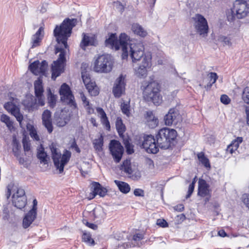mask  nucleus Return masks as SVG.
Wrapping results in <instances>:
<instances>
[{
	"mask_svg": "<svg viewBox=\"0 0 249 249\" xmlns=\"http://www.w3.org/2000/svg\"><path fill=\"white\" fill-rule=\"evenodd\" d=\"M77 23L76 18H65L60 26L56 25L53 30V34L58 44L63 45L64 48L67 49V41L71 35L72 28Z\"/></svg>",
	"mask_w": 249,
	"mask_h": 249,
	"instance_id": "f257e3e1",
	"label": "nucleus"
},
{
	"mask_svg": "<svg viewBox=\"0 0 249 249\" xmlns=\"http://www.w3.org/2000/svg\"><path fill=\"white\" fill-rule=\"evenodd\" d=\"M143 91L144 99L148 101L152 102L155 105H159L162 101L160 96V86L155 81H144L141 86Z\"/></svg>",
	"mask_w": 249,
	"mask_h": 249,
	"instance_id": "f03ea898",
	"label": "nucleus"
},
{
	"mask_svg": "<svg viewBox=\"0 0 249 249\" xmlns=\"http://www.w3.org/2000/svg\"><path fill=\"white\" fill-rule=\"evenodd\" d=\"M129 37L125 33H121L119 36V39L118 40L117 35L115 33H111L109 37L105 40L106 46H110L112 49L118 50L122 48L123 59H126L128 56V41Z\"/></svg>",
	"mask_w": 249,
	"mask_h": 249,
	"instance_id": "7ed1b4c3",
	"label": "nucleus"
},
{
	"mask_svg": "<svg viewBox=\"0 0 249 249\" xmlns=\"http://www.w3.org/2000/svg\"><path fill=\"white\" fill-rule=\"evenodd\" d=\"M177 136V131L167 127L160 129L155 136L158 147L167 149Z\"/></svg>",
	"mask_w": 249,
	"mask_h": 249,
	"instance_id": "20e7f679",
	"label": "nucleus"
},
{
	"mask_svg": "<svg viewBox=\"0 0 249 249\" xmlns=\"http://www.w3.org/2000/svg\"><path fill=\"white\" fill-rule=\"evenodd\" d=\"M52 157L55 168L59 170L60 174L64 171V168L69 161L71 153L67 150H65L63 154L58 152L57 148L53 147L51 148Z\"/></svg>",
	"mask_w": 249,
	"mask_h": 249,
	"instance_id": "39448f33",
	"label": "nucleus"
},
{
	"mask_svg": "<svg viewBox=\"0 0 249 249\" xmlns=\"http://www.w3.org/2000/svg\"><path fill=\"white\" fill-rule=\"evenodd\" d=\"M113 64V62L110 55H101L98 57L94 62V70L98 72L107 73L112 70Z\"/></svg>",
	"mask_w": 249,
	"mask_h": 249,
	"instance_id": "423d86ee",
	"label": "nucleus"
},
{
	"mask_svg": "<svg viewBox=\"0 0 249 249\" xmlns=\"http://www.w3.org/2000/svg\"><path fill=\"white\" fill-rule=\"evenodd\" d=\"M137 144L140 145L148 153L156 154L159 150L156 138L152 135H144Z\"/></svg>",
	"mask_w": 249,
	"mask_h": 249,
	"instance_id": "0eeeda50",
	"label": "nucleus"
},
{
	"mask_svg": "<svg viewBox=\"0 0 249 249\" xmlns=\"http://www.w3.org/2000/svg\"><path fill=\"white\" fill-rule=\"evenodd\" d=\"M59 93L61 96V99L66 103L72 109L77 108V105L74 100V97L72 94L70 87L66 84L63 83L60 87Z\"/></svg>",
	"mask_w": 249,
	"mask_h": 249,
	"instance_id": "6e6552de",
	"label": "nucleus"
},
{
	"mask_svg": "<svg viewBox=\"0 0 249 249\" xmlns=\"http://www.w3.org/2000/svg\"><path fill=\"white\" fill-rule=\"evenodd\" d=\"M110 153L115 162H119L124 153V148L121 143L117 140L110 141L109 144Z\"/></svg>",
	"mask_w": 249,
	"mask_h": 249,
	"instance_id": "1a4fd4ad",
	"label": "nucleus"
},
{
	"mask_svg": "<svg viewBox=\"0 0 249 249\" xmlns=\"http://www.w3.org/2000/svg\"><path fill=\"white\" fill-rule=\"evenodd\" d=\"M12 203L18 209L24 208L27 203V198L24 189L21 188H17L16 192L12 195Z\"/></svg>",
	"mask_w": 249,
	"mask_h": 249,
	"instance_id": "9d476101",
	"label": "nucleus"
},
{
	"mask_svg": "<svg viewBox=\"0 0 249 249\" xmlns=\"http://www.w3.org/2000/svg\"><path fill=\"white\" fill-rule=\"evenodd\" d=\"M151 55L150 54L145 55L142 64L135 69L136 75L140 78H144L147 75V69L151 66Z\"/></svg>",
	"mask_w": 249,
	"mask_h": 249,
	"instance_id": "9b49d317",
	"label": "nucleus"
},
{
	"mask_svg": "<svg viewBox=\"0 0 249 249\" xmlns=\"http://www.w3.org/2000/svg\"><path fill=\"white\" fill-rule=\"evenodd\" d=\"M81 75L83 81L89 93L91 96L98 95L99 93L98 88L95 82L91 79L89 74L87 73V71H84L82 70Z\"/></svg>",
	"mask_w": 249,
	"mask_h": 249,
	"instance_id": "f8f14e48",
	"label": "nucleus"
},
{
	"mask_svg": "<svg viewBox=\"0 0 249 249\" xmlns=\"http://www.w3.org/2000/svg\"><path fill=\"white\" fill-rule=\"evenodd\" d=\"M129 47V55L133 62L139 61L141 58L144 57L145 54L144 55V47L142 44L130 43Z\"/></svg>",
	"mask_w": 249,
	"mask_h": 249,
	"instance_id": "ddd939ff",
	"label": "nucleus"
},
{
	"mask_svg": "<svg viewBox=\"0 0 249 249\" xmlns=\"http://www.w3.org/2000/svg\"><path fill=\"white\" fill-rule=\"evenodd\" d=\"M125 85V76L121 74L115 80L112 88V92L115 97L119 98L122 96L124 92Z\"/></svg>",
	"mask_w": 249,
	"mask_h": 249,
	"instance_id": "4468645a",
	"label": "nucleus"
},
{
	"mask_svg": "<svg viewBox=\"0 0 249 249\" xmlns=\"http://www.w3.org/2000/svg\"><path fill=\"white\" fill-rule=\"evenodd\" d=\"M195 29L200 35L203 36H207L208 32V25L206 18L201 15H196V20L195 22Z\"/></svg>",
	"mask_w": 249,
	"mask_h": 249,
	"instance_id": "2eb2a0df",
	"label": "nucleus"
},
{
	"mask_svg": "<svg viewBox=\"0 0 249 249\" xmlns=\"http://www.w3.org/2000/svg\"><path fill=\"white\" fill-rule=\"evenodd\" d=\"M164 120L167 125L169 126L173 124L176 125L181 121V116L177 108H171L168 114L164 116Z\"/></svg>",
	"mask_w": 249,
	"mask_h": 249,
	"instance_id": "dca6fc26",
	"label": "nucleus"
},
{
	"mask_svg": "<svg viewBox=\"0 0 249 249\" xmlns=\"http://www.w3.org/2000/svg\"><path fill=\"white\" fill-rule=\"evenodd\" d=\"M217 79L218 75L216 73L214 72H209L207 74V77L203 78L202 83L200 84L199 86L205 89L206 90H209Z\"/></svg>",
	"mask_w": 249,
	"mask_h": 249,
	"instance_id": "f3484780",
	"label": "nucleus"
},
{
	"mask_svg": "<svg viewBox=\"0 0 249 249\" xmlns=\"http://www.w3.org/2000/svg\"><path fill=\"white\" fill-rule=\"evenodd\" d=\"M52 113L48 109L45 110L42 115V124L47 129L49 133H51L53 131V126L51 118Z\"/></svg>",
	"mask_w": 249,
	"mask_h": 249,
	"instance_id": "a211bd4d",
	"label": "nucleus"
},
{
	"mask_svg": "<svg viewBox=\"0 0 249 249\" xmlns=\"http://www.w3.org/2000/svg\"><path fill=\"white\" fill-rule=\"evenodd\" d=\"M209 185L206 181L203 179H199L198 181V196L204 197L207 196L211 197Z\"/></svg>",
	"mask_w": 249,
	"mask_h": 249,
	"instance_id": "6ab92c4d",
	"label": "nucleus"
},
{
	"mask_svg": "<svg viewBox=\"0 0 249 249\" xmlns=\"http://www.w3.org/2000/svg\"><path fill=\"white\" fill-rule=\"evenodd\" d=\"M44 37V28L40 27L37 32L33 35L31 38V48L40 46V42Z\"/></svg>",
	"mask_w": 249,
	"mask_h": 249,
	"instance_id": "aec40b11",
	"label": "nucleus"
},
{
	"mask_svg": "<svg viewBox=\"0 0 249 249\" xmlns=\"http://www.w3.org/2000/svg\"><path fill=\"white\" fill-rule=\"evenodd\" d=\"M91 189L92 198H94L96 195H98L101 197L105 196L107 193V190L105 188L103 187L101 184L97 182H93L92 184Z\"/></svg>",
	"mask_w": 249,
	"mask_h": 249,
	"instance_id": "412c9836",
	"label": "nucleus"
},
{
	"mask_svg": "<svg viewBox=\"0 0 249 249\" xmlns=\"http://www.w3.org/2000/svg\"><path fill=\"white\" fill-rule=\"evenodd\" d=\"M145 119L146 124L150 128H154L158 126L159 124L158 119L155 116L152 111H148L146 112Z\"/></svg>",
	"mask_w": 249,
	"mask_h": 249,
	"instance_id": "4be33fe9",
	"label": "nucleus"
},
{
	"mask_svg": "<svg viewBox=\"0 0 249 249\" xmlns=\"http://www.w3.org/2000/svg\"><path fill=\"white\" fill-rule=\"evenodd\" d=\"M37 212L29 211L24 216L22 225L24 229L28 228L36 217Z\"/></svg>",
	"mask_w": 249,
	"mask_h": 249,
	"instance_id": "5701e85b",
	"label": "nucleus"
},
{
	"mask_svg": "<svg viewBox=\"0 0 249 249\" xmlns=\"http://www.w3.org/2000/svg\"><path fill=\"white\" fill-rule=\"evenodd\" d=\"M64 63L59 61L57 62V60L54 61L52 66V78L55 79L58 76H59L61 72L62 67Z\"/></svg>",
	"mask_w": 249,
	"mask_h": 249,
	"instance_id": "b1692460",
	"label": "nucleus"
},
{
	"mask_svg": "<svg viewBox=\"0 0 249 249\" xmlns=\"http://www.w3.org/2000/svg\"><path fill=\"white\" fill-rule=\"evenodd\" d=\"M36 99H35L33 96L30 98L31 102H28L27 103H25L27 107L31 108L34 109L36 107V100H37V104L41 106H43L45 105V101L44 97L43 95H40L38 97H36Z\"/></svg>",
	"mask_w": 249,
	"mask_h": 249,
	"instance_id": "393cba45",
	"label": "nucleus"
},
{
	"mask_svg": "<svg viewBox=\"0 0 249 249\" xmlns=\"http://www.w3.org/2000/svg\"><path fill=\"white\" fill-rule=\"evenodd\" d=\"M97 111L100 115L101 121L102 124L105 125L107 130H110V125L106 113L104 109L101 107H98Z\"/></svg>",
	"mask_w": 249,
	"mask_h": 249,
	"instance_id": "a878e982",
	"label": "nucleus"
},
{
	"mask_svg": "<svg viewBox=\"0 0 249 249\" xmlns=\"http://www.w3.org/2000/svg\"><path fill=\"white\" fill-rule=\"evenodd\" d=\"M34 89L36 97L43 95L44 89L42 85V80L40 78H38L35 81Z\"/></svg>",
	"mask_w": 249,
	"mask_h": 249,
	"instance_id": "bb28decb",
	"label": "nucleus"
},
{
	"mask_svg": "<svg viewBox=\"0 0 249 249\" xmlns=\"http://www.w3.org/2000/svg\"><path fill=\"white\" fill-rule=\"evenodd\" d=\"M116 128L119 135L122 137L124 136V133L126 130L125 125L123 124L122 119L118 117L116 121Z\"/></svg>",
	"mask_w": 249,
	"mask_h": 249,
	"instance_id": "cd10ccee",
	"label": "nucleus"
},
{
	"mask_svg": "<svg viewBox=\"0 0 249 249\" xmlns=\"http://www.w3.org/2000/svg\"><path fill=\"white\" fill-rule=\"evenodd\" d=\"M69 120L70 118L66 114H61L58 117H55L56 123L59 127L64 126Z\"/></svg>",
	"mask_w": 249,
	"mask_h": 249,
	"instance_id": "c85d7f7f",
	"label": "nucleus"
},
{
	"mask_svg": "<svg viewBox=\"0 0 249 249\" xmlns=\"http://www.w3.org/2000/svg\"><path fill=\"white\" fill-rule=\"evenodd\" d=\"M114 182L118 187L119 190L124 194L128 193L130 190L129 184L125 182L115 180Z\"/></svg>",
	"mask_w": 249,
	"mask_h": 249,
	"instance_id": "c756f323",
	"label": "nucleus"
},
{
	"mask_svg": "<svg viewBox=\"0 0 249 249\" xmlns=\"http://www.w3.org/2000/svg\"><path fill=\"white\" fill-rule=\"evenodd\" d=\"M89 45H94V39L92 37H89L85 33L83 34V38L80 43V47L82 49H85V48Z\"/></svg>",
	"mask_w": 249,
	"mask_h": 249,
	"instance_id": "7c9ffc66",
	"label": "nucleus"
},
{
	"mask_svg": "<svg viewBox=\"0 0 249 249\" xmlns=\"http://www.w3.org/2000/svg\"><path fill=\"white\" fill-rule=\"evenodd\" d=\"M104 144V137L102 134L98 139H95L93 142V147L95 150L98 152H101L103 150Z\"/></svg>",
	"mask_w": 249,
	"mask_h": 249,
	"instance_id": "2f4dec72",
	"label": "nucleus"
},
{
	"mask_svg": "<svg viewBox=\"0 0 249 249\" xmlns=\"http://www.w3.org/2000/svg\"><path fill=\"white\" fill-rule=\"evenodd\" d=\"M132 30L135 34L142 37H144L147 35L146 31L144 30L141 25L137 23L132 25Z\"/></svg>",
	"mask_w": 249,
	"mask_h": 249,
	"instance_id": "473e14b6",
	"label": "nucleus"
},
{
	"mask_svg": "<svg viewBox=\"0 0 249 249\" xmlns=\"http://www.w3.org/2000/svg\"><path fill=\"white\" fill-rule=\"evenodd\" d=\"M47 153L44 151V148L41 145L40 147L38 149L37 153V157L40 160L41 163L44 164L47 163Z\"/></svg>",
	"mask_w": 249,
	"mask_h": 249,
	"instance_id": "72a5a7b5",
	"label": "nucleus"
},
{
	"mask_svg": "<svg viewBox=\"0 0 249 249\" xmlns=\"http://www.w3.org/2000/svg\"><path fill=\"white\" fill-rule=\"evenodd\" d=\"M120 170L124 171L126 174L131 175L132 173V170L130 160H124L120 167Z\"/></svg>",
	"mask_w": 249,
	"mask_h": 249,
	"instance_id": "f704fd0d",
	"label": "nucleus"
},
{
	"mask_svg": "<svg viewBox=\"0 0 249 249\" xmlns=\"http://www.w3.org/2000/svg\"><path fill=\"white\" fill-rule=\"evenodd\" d=\"M60 53L58 58L57 59V62L59 61H61L63 63H65L66 62V51L64 48L61 47L56 46L55 47V53Z\"/></svg>",
	"mask_w": 249,
	"mask_h": 249,
	"instance_id": "c9c22d12",
	"label": "nucleus"
},
{
	"mask_svg": "<svg viewBox=\"0 0 249 249\" xmlns=\"http://www.w3.org/2000/svg\"><path fill=\"white\" fill-rule=\"evenodd\" d=\"M56 97L53 94L50 89L48 90V104L50 108L54 107L56 105Z\"/></svg>",
	"mask_w": 249,
	"mask_h": 249,
	"instance_id": "e433bc0d",
	"label": "nucleus"
},
{
	"mask_svg": "<svg viewBox=\"0 0 249 249\" xmlns=\"http://www.w3.org/2000/svg\"><path fill=\"white\" fill-rule=\"evenodd\" d=\"M197 158L199 161L206 168H210L211 165L209 159L206 158L203 152L198 153Z\"/></svg>",
	"mask_w": 249,
	"mask_h": 249,
	"instance_id": "4c0bfd02",
	"label": "nucleus"
},
{
	"mask_svg": "<svg viewBox=\"0 0 249 249\" xmlns=\"http://www.w3.org/2000/svg\"><path fill=\"white\" fill-rule=\"evenodd\" d=\"M82 240L89 245L93 246L95 245L94 240L91 238L89 232H84L82 235Z\"/></svg>",
	"mask_w": 249,
	"mask_h": 249,
	"instance_id": "58836bf2",
	"label": "nucleus"
},
{
	"mask_svg": "<svg viewBox=\"0 0 249 249\" xmlns=\"http://www.w3.org/2000/svg\"><path fill=\"white\" fill-rule=\"evenodd\" d=\"M10 112L16 117L17 120L20 124L23 120V115L20 112L19 109L16 107Z\"/></svg>",
	"mask_w": 249,
	"mask_h": 249,
	"instance_id": "ea45409f",
	"label": "nucleus"
},
{
	"mask_svg": "<svg viewBox=\"0 0 249 249\" xmlns=\"http://www.w3.org/2000/svg\"><path fill=\"white\" fill-rule=\"evenodd\" d=\"M39 66V61L36 60L30 64L29 69L32 73L36 75L38 73Z\"/></svg>",
	"mask_w": 249,
	"mask_h": 249,
	"instance_id": "a19ab883",
	"label": "nucleus"
},
{
	"mask_svg": "<svg viewBox=\"0 0 249 249\" xmlns=\"http://www.w3.org/2000/svg\"><path fill=\"white\" fill-rule=\"evenodd\" d=\"M242 98L245 103L249 105V87H246L242 92Z\"/></svg>",
	"mask_w": 249,
	"mask_h": 249,
	"instance_id": "79ce46f5",
	"label": "nucleus"
},
{
	"mask_svg": "<svg viewBox=\"0 0 249 249\" xmlns=\"http://www.w3.org/2000/svg\"><path fill=\"white\" fill-rule=\"evenodd\" d=\"M48 67V63L46 60H43L39 63L38 73L44 74Z\"/></svg>",
	"mask_w": 249,
	"mask_h": 249,
	"instance_id": "37998d69",
	"label": "nucleus"
},
{
	"mask_svg": "<svg viewBox=\"0 0 249 249\" xmlns=\"http://www.w3.org/2000/svg\"><path fill=\"white\" fill-rule=\"evenodd\" d=\"M0 120L4 123L8 128H10L12 126L13 123L10 121L9 117L6 115H1Z\"/></svg>",
	"mask_w": 249,
	"mask_h": 249,
	"instance_id": "c03bdc74",
	"label": "nucleus"
},
{
	"mask_svg": "<svg viewBox=\"0 0 249 249\" xmlns=\"http://www.w3.org/2000/svg\"><path fill=\"white\" fill-rule=\"evenodd\" d=\"M29 130V134L31 138H32L33 139L36 141L39 140V137L37 135V132L35 127H34V126L31 125Z\"/></svg>",
	"mask_w": 249,
	"mask_h": 249,
	"instance_id": "a18cd8bd",
	"label": "nucleus"
},
{
	"mask_svg": "<svg viewBox=\"0 0 249 249\" xmlns=\"http://www.w3.org/2000/svg\"><path fill=\"white\" fill-rule=\"evenodd\" d=\"M239 145L238 142H236L232 141V142L230 144L228 147L227 150L230 153L232 154L235 150L237 149Z\"/></svg>",
	"mask_w": 249,
	"mask_h": 249,
	"instance_id": "49530a36",
	"label": "nucleus"
},
{
	"mask_svg": "<svg viewBox=\"0 0 249 249\" xmlns=\"http://www.w3.org/2000/svg\"><path fill=\"white\" fill-rule=\"evenodd\" d=\"M218 40L220 42H221L223 43V45L224 46H225V45L230 46L231 44L230 38H229L227 36H219Z\"/></svg>",
	"mask_w": 249,
	"mask_h": 249,
	"instance_id": "de8ad7c7",
	"label": "nucleus"
},
{
	"mask_svg": "<svg viewBox=\"0 0 249 249\" xmlns=\"http://www.w3.org/2000/svg\"><path fill=\"white\" fill-rule=\"evenodd\" d=\"M130 106L129 104L124 103L121 105V109L123 113L126 115H128L130 113Z\"/></svg>",
	"mask_w": 249,
	"mask_h": 249,
	"instance_id": "09e8293b",
	"label": "nucleus"
},
{
	"mask_svg": "<svg viewBox=\"0 0 249 249\" xmlns=\"http://www.w3.org/2000/svg\"><path fill=\"white\" fill-rule=\"evenodd\" d=\"M10 217L9 211L7 205L3 206V219L5 220H8Z\"/></svg>",
	"mask_w": 249,
	"mask_h": 249,
	"instance_id": "8fccbe9b",
	"label": "nucleus"
},
{
	"mask_svg": "<svg viewBox=\"0 0 249 249\" xmlns=\"http://www.w3.org/2000/svg\"><path fill=\"white\" fill-rule=\"evenodd\" d=\"M231 99L226 94H223L220 97V101L224 105H228L231 102Z\"/></svg>",
	"mask_w": 249,
	"mask_h": 249,
	"instance_id": "3c124183",
	"label": "nucleus"
},
{
	"mask_svg": "<svg viewBox=\"0 0 249 249\" xmlns=\"http://www.w3.org/2000/svg\"><path fill=\"white\" fill-rule=\"evenodd\" d=\"M156 224L158 226H160V227H161L162 228H166V227H167L168 226V223L164 219H158L157 220Z\"/></svg>",
	"mask_w": 249,
	"mask_h": 249,
	"instance_id": "603ef678",
	"label": "nucleus"
},
{
	"mask_svg": "<svg viewBox=\"0 0 249 249\" xmlns=\"http://www.w3.org/2000/svg\"><path fill=\"white\" fill-rule=\"evenodd\" d=\"M4 108L7 111L11 112L13 109H14L16 107L14 104L12 102H7L5 104L4 106Z\"/></svg>",
	"mask_w": 249,
	"mask_h": 249,
	"instance_id": "864d4df0",
	"label": "nucleus"
},
{
	"mask_svg": "<svg viewBox=\"0 0 249 249\" xmlns=\"http://www.w3.org/2000/svg\"><path fill=\"white\" fill-rule=\"evenodd\" d=\"M22 143L24 150L26 152H28L30 150V143L29 142L25 139L23 138L22 140Z\"/></svg>",
	"mask_w": 249,
	"mask_h": 249,
	"instance_id": "5fc2aeb1",
	"label": "nucleus"
},
{
	"mask_svg": "<svg viewBox=\"0 0 249 249\" xmlns=\"http://www.w3.org/2000/svg\"><path fill=\"white\" fill-rule=\"evenodd\" d=\"M70 148L74 149L78 153H80L81 152V150L77 144L75 139H74L73 142H71Z\"/></svg>",
	"mask_w": 249,
	"mask_h": 249,
	"instance_id": "6e6d98bb",
	"label": "nucleus"
},
{
	"mask_svg": "<svg viewBox=\"0 0 249 249\" xmlns=\"http://www.w3.org/2000/svg\"><path fill=\"white\" fill-rule=\"evenodd\" d=\"M194 188H195V186L193 185V183H191L189 186L188 191L187 192V194L186 196V198L187 199L191 196L192 193L194 192Z\"/></svg>",
	"mask_w": 249,
	"mask_h": 249,
	"instance_id": "4d7b16f0",
	"label": "nucleus"
},
{
	"mask_svg": "<svg viewBox=\"0 0 249 249\" xmlns=\"http://www.w3.org/2000/svg\"><path fill=\"white\" fill-rule=\"evenodd\" d=\"M134 195L137 196H144V191L141 189H135L134 191Z\"/></svg>",
	"mask_w": 249,
	"mask_h": 249,
	"instance_id": "13d9d810",
	"label": "nucleus"
},
{
	"mask_svg": "<svg viewBox=\"0 0 249 249\" xmlns=\"http://www.w3.org/2000/svg\"><path fill=\"white\" fill-rule=\"evenodd\" d=\"M125 149H126V152L128 154H132L134 153V149H133V146L131 144H127V145L125 146Z\"/></svg>",
	"mask_w": 249,
	"mask_h": 249,
	"instance_id": "bf43d9fd",
	"label": "nucleus"
},
{
	"mask_svg": "<svg viewBox=\"0 0 249 249\" xmlns=\"http://www.w3.org/2000/svg\"><path fill=\"white\" fill-rule=\"evenodd\" d=\"M145 162L146 164L148 166L149 168L152 169L154 167V162L151 159L146 158L145 160Z\"/></svg>",
	"mask_w": 249,
	"mask_h": 249,
	"instance_id": "052dcab7",
	"label": "nucleus"
},
{
	"mask_svg": "<svg viewBox=\"0 0 249 249\" xmlns=\"http://www.w3.org/2000/svg\"><path fill=\"white\" fill-rule=\"evenodd\" d=\"M80 97H81V99L83 102V104L84 106L89 105V102L87 100L86 97L85 96V94L83 92L80 93Z\"/></svg>",
	"mask_w": 249,
	"mask_h": 249,
	"instance_id": "680f3d73",
	"label": "nucleus"
},
{
	"mask_svg": "<svg viewBox=\"0 0 249 249\" xmlns=\"http://www.w3.org/2000/svg\"><path fill=\"white\" fill-rule=\"evenodd\" d=\"M143 238V235L142 233H136L133 235V239L135 241H139Z\"/></svg>",
	"mask_w": 249,
	"mask_h": 249,
	"instance_id": "e2e57ef3",
	"label": "nucleus"
},
{
	"mask_svg": "<svg viewBox=\"0 0 249 249\" xmlns=\"http://www.w3.org/2000/svg\"><path fill=\"white\" fill-rule=\"evenodd\" d=\"M85 225L88 227L89 228L93 229L94 230H96L98 228V226L97 225H95L93 223H89V222H86Z\"/></svg>",
	"mask_w": 249,
	"mask_h": 249,
	"instance_id": "0e129e2a",
	"label": "nucleus"
},
{
	"mask_svg": "<svg viewBox=\"0 0 249 249\" xmlns=\"http://www.w3.org/2000/svg\"><path fill=\"white\" fill-rule=\"evenodd\" d=\"M174 209L178 212H182L184 209V207L183 204H178L174 207Z\"/></svg>",
	"mask_w": 249,
	"mask_h": 249,
	"instance_id": "69168bd1",
	"label": "nucleus"
},
{
	"mask_svg": "<svg viewBox=\"0 0 249 249\" xmlns=\"http://www.w3.org/2000/svg\"><path fill=\"white\" fill-rule=\"evenodd\" d=\"M33 207H32V209L30 210V211H31L34 212H36V211H37L36 206H37V201L36 199H35L33 200Z\"/></svg>",
	"mask_w": 249,
	"mask_h": 249,
	"instance_id": "338daca9",
	"label": "nucleus"
},
{
	"mask_svg": "<svg viewBox=\"0 0 249 249\" xmlns=\"http://www.w3.org/2000/svg\"><path fill=\"white\" fill-rule=\"evenodd\" d=\"M246 113L247 114V124L249 125V107H246Z\"/></svg>",
	"mask_w": 249,
	"mask_h": 249,
	"instance_id": "774afa93",
	"label": "nucleus"
}]
</instances>
